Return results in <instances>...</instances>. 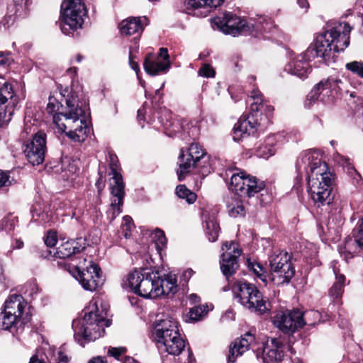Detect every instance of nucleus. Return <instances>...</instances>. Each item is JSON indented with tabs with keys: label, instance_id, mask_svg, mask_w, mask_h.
Instances as JSON below:
<instances>
[{
	"label": "nucleus",
	"instance_id": "nucleus-1",
	"mask_svg": "<svg viewBox=\"0 0 363 363\" xmlns=\"http://www.w3.org/2000/svg\"><path fill=\"white\" fill-rule=\"evenodd\" d=\"M106 317V312H99L96 302L91 304L84 311L82 318L72 321L75 340L84 347L85 343L99 339L104 335L105 327L111 325L110 320Z\"/></svg>",
	"mask_w": 363,
	"mask_h": 363
},
{
	"label": "nucleus",
	"instance_id": "nucleus-2",
	"mask_svg": "<svg viewBox=\"0 0 363 363\" xmlns=\"http://www.w3.org/2000/svg\"><path fill=\"white\" fill-rule=\"evenodd\" d=\"M66 108L62 112L52 116V121L58 132L66 135L76 123L77 118L84 116L88 110V99L79 85H73L65 98Z\"/></svg>",
	"mask_w": 363,
	"mask_h": 363
},
{
	"label": "nucleus",
	"instance_id": "nucleus-3",
	"mask_svg": "<svg viewBox=\"0 0 363 363\" xmlns=\"http://www.w3.org/2000/svg\"><path fill=\"white\" fill-rule=\"evenodd\" d=\"M158 278V272L134 270L128 274L127 282L135 294L145 298H156L162 296L163 292L161 286H159Z\"/></svg>",
	"mask_w": 363,
	"mask_h": 363
},
{
	"label": "nucleus",
	"instance_id": "nucleus-4",
	"mask_svg": "<svg viewBox=\"0 0 363 363\" xmlns=\"http://www.w3.org/2000/svg\"><path fill=\"white\" fill-rule=\"evenodd\" d=\"M87 11L82 0H63L61 4L60 28L65 35L81 28Z\"/></svg>",
	"mask_w": 363,
	"mask_h": 363
},
{
	"label": "nucleus",
	"instance_id": "nucleus-5",
	"mask_svg": "<svg viewBox=\"0 0 363 363\" xmlns=\"http://www.w3.org/2000/svg\"><path fill=\"white\" fill-rule=\"evenodd\" d=\"M332 174L322 168L318 169L316 174H309L307 182L308 193L318 206L330 204L333 201L332 191Z\"/></svg>",
	"mask_w": 363,
	"mask_h": 363
},
{
	"label": "nucleus",
	"instance_id": "nucleus-6",
	"mask_svg": "<svg viewBox=\"0 0 363 363\" xmlns=\"http://www.w3.org/2000/svg\"><path fill=\"white\" fill-rule=\"evenodd\" d=\"M109 165L113 174L110 182L111 203L106 212L108 219L111 222L122 212V206L125 196V184L118 170V160L116 155H109Z\"/></svg>",
	"mask_w": 363,
	"mask_h": 363
},
{
	"label": "nucleus",
	"instance_id": "nucleus-7",
	"mask_svg": "<svg viewBox=\"0 0 363 363\" xmlns=\"http://www.w3.org/2000/svg\"><path fill=\"white\" fill-rule=\"evenodd\" d=\"M238 301L251 311L263 314L267 311L266 301L257 286L246 281H236L232 288Z\"/></svg>",
	"mask_w": 363,
	"mask_h": 363
},
{
	"label": "nucleus",
	"instance_id": "nucleus-8",
	"mask_svg": "<svg viewBox=\"0 0 363 363\" xmlns=\"http://www.w3.org/2000/svg\"><path fill=\"white\" fill-rule=\"evenodd\" d=\"M46 139V133L39 131L24 140L22 149L27 160L32 165H39L43 162L47 150Z\"/></svg>",
	"mask_w": 363,
	"mask_h": 363
},
{
	"label": "nucleus",
	"instance_id": "nucleus-9",
	"mask_svg": "<svg viewBox=\"0 0 363 363\" xmlns=\"http://www.w3.org/2000/svg\"><path fill=\"white\" fill-rule=\"evenodd\" d=\"M213 27H216L225 34L235 36L239 34L246 35L250 32L249 21L241 19L230 12L224 13L221 16L212 19Z\"/></svg>",
	"mask_w": 363,
	"mask_h": 363
},
{
	"label": "nucleus",
	"instance_id": "nucleus-10",
	"mask_svg": "<svg viewBox=\"0 0 363 363\" xmlns=\"http://www.w3.org/2000/svg\"><path fill=\"white\" fill-rule=\"evenodd\" d=\"M26 303L21 295H11L6 301L4 310L0 313V329L10 330L23 312Z\"/></svg>",
	"mask_w": 363,
	"mask_h": 363
},
{
	"label": "nucleus",
	"instance_id": "nucleus-11",
	"mask_svg": "<svg viewBox=\"0 0 363 363\" xmlns=\"http://www.w3.org/2000/svg\"><path fill=\"white\" fill-rule=\"evenodd\" d=\"M264 188V184L254 177L245 176L244 172L235 173L231 176L230 190L240 197L250 198Z\"/></svg>",
	"mask_w": 363,
	"mask_h": 363
},
{
	"label": "nucleus",
	"instance_id": "nucleus-12",
	"mask_svg": "<svg viewBox=\"0 0 363 363\" xmlns=\"http://www.w3.org/2000/svg\"><path fill=\"white\" fill-rule=\"evenodd\" d=\"M264 188V184L254 177L245 176L244 172L235 173L231 176L230 190L240 197L250 198Z\"/></svg>",
	"mask_w": 363,
	"mask_h": 363
},
{
	"label": "nucleus",
	"instance_id": "nucleus-13",
	"mask_svg": "<svg viewBox=\"0 0 363 363\" xmlns=\"http://www.w3.org/2000/svg\"><path fill=\"white\" fill-rule=\"evenodd\" d=\"M341 80L329 77L316 84L307 95L306 106L311 107L316 101L325 103L330 101V97L337 92L338 84Z\"/></svg>",
	"mask_w": 363,
	"mask_h": 363
},
{
	"label": "nucleus",
	"instance_id": "nucleus-14",
	"mask_svg": "<svg viewBox=\"0 0 363 363\" xmlns=\"http://www.w3.org/2000/svg\"><path fill=\"white\" fill-rule=\"evenodd\" d=\"M76 270L77 275H75V278L84 290L96 291L104 283L101 269L92 262H90L89 266L86 267V269H81L80 267L77 266Z\"/></svg>",
	"mask_w": 363,
	"mask_h": 363
},
{
	"label": "nucleus",
	"instance_id": "nucleus-15",
	"mask_svg": "<svg viewBox=\"0 0 363 363\" xmlns=\"http://www.w3.org/2000/svg\"><path fill=\"white\" fill-rule=\"evenodd\" d=\"M274 325L285 334H292L305 325L303 313L296 309L281 311L272 318Z\"/></svg>",
	"mask_w": 363,
	"mask_h": 363
},
{
	"label": "nucleus",
	"instance_id": "nucleus-16",
	"mask_svg": "<svg viewBox=\"0 0 363 363\" xmlns=\"http://www.w3.org/2000/svg\"><path fill=\"white\" fill-rule=\"evenodd\" d=\"M296 168L298 173V177H302L305 173L308 177L309 174H316L318 169H327L325 162H321L318 153L315 151L307 150L300 154L297 158Z\"/></svg>",
	"mask_w": 363,
	"mask_h": 363
},
{
	"label": "nucleus",
	"instance_id": "nucleus-17",
	"mask_svg": "<svg viewBox=\"0 0 363 363\" xmlns=\"http://www.w3.org/2000/svg\"><path fill=\"white\" fill-rule=\"evenodd\" d=\"M263 117L256 111L250 112L247 116L240 117L234 126L233 139L238 140L245 135H255L262 127Z\"/></svg>",
	"mask_w": 363,
	"mask_h": 363
},
{
	"label": "nucleus",
	"instance_id": "nucleus-18",
	"mask_svg": "<svg viewBox=\"0 0 363 363\" xmlns=\"http://www.w3.org/2000/svg\"><path fill=\"white\" fill-rule=\"evenodd\" d=\"M222 250L224 251L220 261V269L223 274L228 279L233 275L239 267L238 257L240 250L237 244L233 241L226 242L223 245Z\"/></svg>",
	"mask_w": 363,
	"mask_h": 363
},
{
	"label": "nucleus",
	"instance_id": "nucleus-19",
	"mask_svg": "<svg viewBox=\"0 0 363 363\" xmlns=\"http://www.w3.org/2000/svg\"><path fill=\"white\" fill-rule=\"evenodd\" d=\"M335 30L325 31L318 35L314 42V44L309 46L306 50V55L309 58L321 57L325 60V57L330 56L333 48L332 45L334 40ZM336 43L338 41L336 40Z\"/></svg>",
	"mask_w": 363,
	"mask_h": 363
},
{
	"label": "nucleus",
	"instance_id": "nucleus-20",
	"mask_svg": "<svg viewBox=\"0 0 363 363\" xmlns=\"http://www.w3.org/2000/svg\"><path fill=\"white\" fill-rule=\"evenodd\" d=\"M206 152L197 143H192L186 154L182 150L179 156V169H177V175L179 181H182L184 175L188 173L191 166L199 162Z\"/></svg>",
	"mask_w": 363,
	"mask_h": 363
},
{
	"label": "nucleus",
	"instance_id": "nucleus-21",
	"mask_svg": "<svg viewBox=\"0 0 363 363\" xmlns=\"http://www.w3.org/2000/svg\"><path fill=\"white\" fill-rule=\"evenodd\" d=\"M286 347L280 339L272 338L261 351L257 349L256 356L258 359H262V363H279L282 360Z\"/></svg>",
	"mask_w": 363,
	"mask_h": 363
},
{
	"label": "nucleus",
	"instance_id": "nucleus-22",
	"mask_svg": "<svg viewBox=\"0 0 363 363\" xmlns=\"http://www.w3.org/2000/svg\"><path fill=\"white\" fill-rule=\"evenodd\" d=\"M12 86L5 82L0 87V126L8 123L13 113L16 100Z\"/></svg>",
	"mask_w": 363,
	"mask_h": 363
},
{
	"label": "nucleus",
	"instance_id": "nucleus-23",
	"mask_svg": "<svg viewBox=\"0 0 363 363\" xmlns=\"http://www.w3.org/2000/svg\"><path fill=\"white\" fill-rule=\"evenodd\" d=\"M179 335L177 323L172 318H166L157 323L152 333L157 346Z\"/></svg>",
	"mask_w": 363,
	"mask_h": 363
},
{
	"label": "nucleus",
	"instance_id": "nucleus-24",
	"mask_svg": "<svg viewBox=\"0 0 363 363\" xmlns=\"http://www.w3.org/2000/svg\"><path fill=\"white\" fill-rule=\"evenodd\" d=\"M255 343V337L249 332L245 333L240 338L235 340L230 346L228 357V363H234L238 357L247 351Z\"/></svg>",
	"mask_w": 363,
	"mask_h": 363
},
{
	"label": "nucleus",
	"instance_id": "nucleus-25",
	"mask_svg": "<svg viewBox=\"0 0 363 363\" xmlns=\"http://www.w3.org/2000/svg\"><path fill=\"white\" fill-rule=\"evenodd\" d=\"M86 240L83 238L67 240L56 249L53 256L56 258L65 259L82 252L86 248Z\"/></svg>",
	"mask_w": 363,
	"mask_h": 363
},
{
	"label": "nucleus",
	"instance_id": "nucleus-26",
	"mask_svg": "<svg viewBox=\"0 0 363 363\" xmlns=\"http://www.w3.org/2000/svg\"><path fill=\"white\" fill-rule=\"evenodd\" d=\"M313 60L306 55V51L298 55L296 58L291 60L286 66L285 70L291 74L296 75L299 78L307 77L311 72L308 62Z\"/></svg>",
	"mask_w": 363,
	"mask_h": 363
},
{
	"label": "nucleus",
	"instance_id": "nucleus-27",
	"mask_svg": "<svg viewBox=\"0 0 363 363\" xmlns=\"http://www.w3.org/2000/svg\"><path fill=\"white\" fill-rule=\"evenodd\" d=\"M352 27L349 23L342 22L340 23L337 26L330 29L328 31L335 30L334 40H337L338 43L333 41L332 45L333 50L335 52L343 51L350 45V33Z\"/></svg>",
	"mask_w": 363,
	"mask_h": 363
},
{
	"label": "nucleus",
	"instance_id": "nucleus-28",
	"mask_svg": "<svg viewBox=\"0 0 363 363\" xmlns=\"http://www.w3.org/2000/svg\"><path fill=\"white\" fill-rule=\"evenodd\" d=\"M89 131V128L84 115L77 118L73 128L67 132V135L75 142H83L86 138Z\"/></svg>",
	"mask_w": 363,
	"mask_h": 363
},
{
	"label": "nucleus",
	"instance_id": "nucleus-29",
	"mask_svg": "<svg viewBox=\"0 0 363 363\" xmlns=\"http://www.w3.org/2000/svg\"><path fill=\"white\" fill-rule=\"evenodd\" d=\"M250 25V30L248 32L249 34L253 35L254 33L256 34L273 33L277 30L276 26L274 22L270 19L264 16H259L257 20L249 21Z\"/></svg>",
	"mask_w": 363,
	"mask_h": 363
},
{
	"label": "nucleus",
	"instance_id": "nucleus-30",
	"mask_svg": "<svg viewBox=\"0 0 363 363\" xmlns=\"http://www.w3.org/2000/svg\"><path fill=\"white\" fill-rule=\"evenodd\" d=\"M250 97L253 100L250 105V109L258 113L259 115H261V117H262L264 112L266 114L265 118H268L274 111L273 106L263 101L262 94L258 89H253L251 91Z\"/></svg>",
	"mask_w": 363,
	"mask_h": 363
},
{
	"label": "nucleus",
	"instance_id": "nucleus-31",
	"mask_svg": "<svg viewBox=\"0 0 363 363\" xmlns=\"http://www.w3.org/2000/svg\"><path fill=\"white\" fill-rule=\"evenodd\" d=\"M185 341L181 337L180 334L158 346V349L161 352H167L172 355H179L185 348Z\"/></svg>",
	"mask_w": 363,
	"mask_h": 363
},
{
	"label": "nucleus",
	"instance_id": "nucleus-32",
	"mask_svg": "<svg viewBox=\"0 0 363 363\" xmlns=\"http://www.w3.org/2000/svg\"><path fill=\"white\" fill-rule=\"evenodd\" d=\"M121 33L125 35H136V39L143 32V23L140 18H132L124 20L120 24Z\"/></svg>",
	"mask_w": 363,
	"mask_h": 363
},
{
	"label": "nucleus",
	"instance_id": "nucleus-33",
	"mask_svg": "<svg viewBox=\"0 0 363 363\" xmlns=\"http://www.w3.org/2000/svg\"><path fill=\"white\" fill-rule=\"evenodd\" d=\"M291 259V257L287 252H274L269 258L270 270L275 271L281 268L284 269H287L286 267H294Z\"/></svg>",
	"mask_w": 363,
	"mask_h": 363
},
{
	"label": "nucleus",
	"instance_id": "nucleus-34",
	"mask_svg": "<svg viewBox=\"0 0 363 363\" xmlns=\"http://www.w3.org/2000/svg\"><path fill=\"white\" fill-rule=\"evenodd\" d=\"M270 270L269 280L277 286L289 284L295 274V269L294 267Z\"/></svg>",
	"mask_w": 363,
	"mask_h": 363
},
{
	"label": "nucleus",
	"instance_id": "nucleus-35",
	"mask_svg": "<svg viewBox=\"0 0 363 363\" xmlns=\"http://www.w3.org/2000/svg\"><path fill=\"white\" fill-rule=\"evenodd\" d=\"M277 138L275 135L268 136L264 141L259 144L255 148V155L257 157L264 159H268L275 153V145Z\"/></svg>",
	"mask_w": 363,
	"mask_h": 363
},
{
	"label": "nucleus",
	"instance_id": "nucleus-36",
	"mask_svg": "<svg viewBox=\"0 0 363 363\" xmlns=\"http://www.w3.org/2000/svg\"><path fill=\"white\" fill-rule=\"evenodd\" d=\"M335 276V281L329 289V296L333 300L341 298L345 286L346 278L344 274H340L339 270L333 269Z\"/></svg>",
	"mask_w": 363,
	"mask_h": 363
},
{
	"label": "nucleus",
	"instance_id": "nucleus-37",
	"mask_svg": "<svg viewBox=\"0 0 363 363\" xmlns=\"http://www.w3.org/2000/svg\"><path fill=\"white\" fill-rule=\"evenodd\" d=\"M170 67L169 62L150 60L146 58L144 62V69L150 75H156L160 72H166Z\"/></svg>",
	"mask_w": 363,
	"mask_h": 363
},
{
	"label": "nucleus",
	"instance_id": "nucleus-38",
	"mask_svg": "<svg viewBox=\"0 0 363 363\" xmlns=\"http://www.w3.org/2000/svg\"><path fill=\"white\" fill-rule=\"evenodd\" d=\"M205 232L208 239L211 242H215L218 237L220 227L213 217L205 216Z\"/></svg>",
	"mask_w": 363,
	"mask_h": 363
},
{
	"label": "nucleus",
	"instance_id": "nucleus-39",
	"mask_svg": "<svg viewBox=\"0 0 363 363\" xmlns=\"http://www.w3.org/2000/svg\"><path fill=\"white\" fill-rule=\"evenodd\" d=\"M158 282L163 290L162 295L174 294L177 291V279L174 275H167L164 279L159 275Z\"/></svg>",
	"mask_w": 363,
	"mask_h": 363
},
{
	"label": "nucleus",
	"instance_id": "nucleus-40",
	"mask_svg": "<svg viewBox=\"0 0 363 363\" xmlns=\"http://www.w3.org/2000/svg\"><path fill=\"white\" fill-rule=\"evenodd\" d=\"M224 0H187V4L194 9L201 7L216 8L220 6Z\"/></svg>",
	"mask_w": 363,
	"mask_h": 363
},
{
	"label": "nucleus",
	"instance_id": "nucleus-41",
	"mask_svg": "<svg viewBox=\"0 0 363 363\" xmlns=\"http://www.w3.org/2000/svg\"><path fill=\"white\" fill-rule=\"evenodd\" d=\"M176 194L180 199H185L189 203H194L196 200V195L188 189L185 185H178L176 188Z\"/></svg>",
	"mask_w": 363,
	"mask_h": 363
},
{
	"label": "nucleus",
	"instance_id": "nucleus-42",
	"mask_svg": "<svg viewBox=\"0 0 363 363\" xmlns=\"http://www.w3.org/2000/svg\"><path fill=\"white\" fill-rule=\"evenodd\" d=\"M248 268L253 274L264 284L267 283V272L265 269L257 262H249Z\"/></svg>",
	"mask_w": 363,
	"mask_h": 363
},
{
	"label": "nucleus",
	"instance_id": "nucleus-43",
	"mask_svg": "<svg viewBox=\"0 0 363 363\" xmlns=\"http://www.w3.org/2000/svg\"><path fill=\"white\" fill-rule=\"evenodd\" d=\"M208 311V306H194L188 313L189 320L192 322L198 321L207 313Z\"/></svg>",
	"mask_w": 363,
	"mask_h": 363
},
{
	"label": "nucleus",
	"instance_id": "nucleus-44",
	"mask_svg": "<svg viewBox=\"0 0 363 363\" xmlns=\"http://www.w3.org/2000/svg\"><path fill=\"white\" fill-rule=\"evenodd\" d=\"M305 325H315L317 322L325 321L322 314L318 311H310L303 313Z\"/></svg>",
	"mask_w": 363,
	"mask_h": 363
},
{
	"label": "nucleus",
	"instance_id": "nucleus-45",
	"mask_svg": "<svg viewBox=\"0 0 363 363\" xmlns=\"http://www.w3.org/2000/svg\"><path fill=\"white\" fill-rule=\"evenodd\" d=\"M35 121L30 118H26L24 121V127L22 132L21 137L24 138L25 135H30V137L33 136L35 133L39 132L38 130V126L35 124Z\"/></svg>",
	"mask_w": 363,
	"mask_h": 363
},
{
	"label": "nucleus",
	"instance_id": "nucleus-46",
	"mask_svg": "<svg viewBox=\"0 0 363 363\" xmlns=\"http://www.w3.org/2000/svg\"><path fill=\"white\" fill-rule=\"evenodd\" d=\"M152 239L155 242L156 247L158 250H162L167 245V238L164 231L157 228L153 234Z\"/></svg>",
	"mask_w": 363,
	"mask_h": 363
},
{
	"label": "nucleus",
	"instance_id": "nucleus-47",
	"mask_svg": "<svg viewBox=\"0 0 363 363\" xmlns=\"http://www.w3.org/2000/svg\"><path fill=\"white\" fill-rule=\"evenodd\" d=\"M354 243L361 250H363V218L358 223L357 227L353 230Z\"/></svg>",
	"mask_w": 363,
	"mask_h": 363
},
{
	"label": "nucleus",
	"instance_id": "nucleus-48",
	"mask_svg": "<svg viewBox=\"0 0 363 363\" xmlns=\"http://www.w3.org/2000/svg\"><path fill=\"white\" fill-rule=\"evenodd\" d=\"M352 241L350 240L345 242L343 247L339 248L340 254L344 257L345 261H348V259L353 257V253L354 252H352Z\"/></svg>",
	"mask_w": 363,
	"mask_h": 363
},
{
	"label": "nucleus",
	"instance_id": "nucleus-49",
	"mask_svg": "<svg viewBox=\"0 0 363 363\" xmlns=\"http://www.w3.org/2000/svg\"><path fill=\"white\" fill-rule=\"evenodd\" d=\"M345 67L352 72L357 74L358 76L363 77V62L353 61L347 63Z\"/></svg>",
	"mask_w": 363,
	"mask_h": 363
},
{
	"label": "nucleus",
	"instance_id": "nucleus-50",
	"mask_svg": "<svg viewBox=\"0 0 363 363\" xmlns=\"http://www.w3.org/2000/svg\"><path fill=\"white\" fill-rule=\"evenodd\" d=\"M229 214L232 217L244 216L245 215V209L242 203L237 202L235 205L228 206Z\"/></svg>",
	"mask_w": 363,
	"mask_h": 363
},
{
	"label": "nucleus",
	"instance_id": "nucleus-51",
	"mask_svg": "<svg viewBox=\"0 0 363 363\" xmlns=\"http://www.w3.org/2000/svg\"><path fill=\"white\" fill-rule=\"evenodd\" d=\"M62 171L65 172L63 177H66L67 179L70 177L77 172V167L74 164H71L69 160L67 159L62 162Z\"/></svg>",
	"mask_w": 363,
	"mask_h": 363
},
{
	"label": "nucleus",
	"instance_id": "nucleus-52",
	"mask_svg": "<svg viewBox=\"0 0 363 363\" xmlns=\"http://www.w3.org/2000/svg\"><path fill=\"white\" fill-rule=\"evenodd\" d=\"M133 225V219L129 216L123 217V223L122 224L123 234L125 238H128L130 235L131 227Z\"/></svg>",
	"mask_w": 363,
	"mask_h": 363
},
{
	"label": "nucleus",
	"instance_id": "nucleus-53",
	"mask_svg": "<svg viewBox=\"0 0 363 363\" xmlns=\"http://www.w3.org/2000/svg\"><path fill=\"white\" fill-rule=\"evenodd\" d=\"M59 108H60V104L56 100V99L53 98V97H50L49 101H48V104L47 108H46L47 112L50 114H53V116H54L55 113H58L57 111L59 110Z\"/></svg>",
	"mask_w": 363,
	"mask_h": 363
},
{
	"label": "nucleus",
	"instance_id": "nucleus-54",
	"mask_svg": "<svg viewBox=\"0 0 363 363\" xmlns=\"http://www.w3.org/2000/svg\"><path fill=\"white\" fill-rule=\"evenodd\" d=\"M11 184L12 180H10L9 173L0 170V189L9 186Z\"/></svg>",
	"mask_w": 363,
	"mask_h": 363
},
{
	"label": "nucleus",
	"instance_id": "nucleus-55",
	"mask_svg": "<svg viewBox=\"0 0 363 363\" xmlns=\"http://www.w3.org/2000/svg\"><path fill=\"white\" fill-rule=\"evenodd\" d=\"M57 241V235L54 232H48L46 237L44 239L45 244L47 247H54Z\"/></svg>",
	"mask_w": 363,
	"mask_h": 363
},
{
	"label": "nucleus",
	"instance_id": "nucleus-56",
	"mask_svg": "<svg viewBox=\"0 0 363 363\" xmlns=\"http://www.w3.org/2000/svg\"><path fill=\"white\" fill-rule=\"evenodd\" d=\"M199 74L205 77H212L215 75V71L208 64H205L199 70Z\"/></svg>",
	"mask_w": 363,
	"mask_h": 363
},
{
	"label": "nucleus",
	"instance_id": "nucleus-57",
	"mask_svg": "<svg viewBox=\"0 0 363 363\" xmlns=\"http://www.w3.org/2000/svg\"><path fill=\"white\" fill-rule=\"evenodd\" d=\"M125 349L124 347H111L108 349V354L110 356L114 357L116 359H118L121 355L125 353Z\"/></svg>",
	"mask_w": 363,
	"mask_h": 363
},
{
	"label": "nucleus",
	"instance_id": "nucleus-58",
	"mask_svg": "<svg viewBox=\"0 0 363 363\" xmlns=\"http://www.w3.org/2000/svg\"><path fill=\"white\" fill-rule=\"evenodd\" d=\"M129 65L130 66V67L134 70L135 71L137 75H138V77L139 78V75H138V72L140 71V68H139V65L138 64L135 62L134 60V56L132 53V51L131 50H130V52H129Z\"/></svg>",
	"mask_w": 363,
	"mask_h": 363
},
{
	"label": "nucleus",
	"instance_id": "nucleus-59",
	"mask_svg": "<svg viewBox=\"0 0 363 363\" xmlns=\"http://www.w3.org/2000/svg\"><path fill=\"white\" fill-rule=\"evenodd\" d=\"M159 55L160 57H162L163 59L162 62H169V56L168 50L167 48H161L160 49Z\"/></svg>",
	"mask_w": 363,
	"mask_h": 363
},
{
	"label": "nucleus",
	"instance_id": "nucleus-60",
	"mask_svg": "<svg viewBox=\"0 0 363 363\" xmlns=\"http://www.w3.org/2000/svg\"><path fill=\"white\" fill-rule=\"evenodd\" d=\"M9 65V60L3 55H0V68H6Z\"/></svg>",
	"mask_w": 363,
	"mask_h": 363
},
{
	"label": "nucleus",
	"instance_id": "nucleus-61",
	"mask_svg": "<svg viewBox=\"0 0 363 363\" xmlns=\"http://www.w3.org/2000/svg\"><path fill=\"white\" fill-rule=\"evenodd\" d=\"M69 359L67 355H65L63 352H60L58 353V361L57 363H68Z\"/></svg>",
	"mask_w": 363,
	"mask_h": 363
},
{
	"label": "nucleus",
	"instance_id": "nucleus-62",
	"mask_svg": "<svg viewBox=\"0 0 363 363\" xmlns=\"http://www.w3.org/2000/svg\"><path fill=\"white\" fill-rule=\"evenodd\" d=\"M172 125L173 126V129H172V130H169L170 133H168L169 135H176L177 133L179 132L180 127H179L178 123H173L172 124Z\"/></svg>",
	"mask_w": 363,
	"mask_h": 363
},
{
	"label": "nucleus",
	"instance_id": "nucleus-63",
	"mask_svg": "<svg viewBox=\"0 0 363 363\" xmlns=\"http://www.w3.org/2000/svg\"><path fill=\"white\" fill-rule=\"evenodd\" d=\"M189 300L191 303H196L200 301V298L197 294H191L189 296Z\"/></svg>",
	"mask_w": 363,
	"mask_h": 363
},
{
	"label": "nucleus",
	"instance_id": "nucleus-64",
	"mask_svg": "<svg viewBox=\"0 0 363 363\" xmlns=\"http://www.w3.org/2000/svg\"><path fill=\"white\" fill-rule=\"evenodd\" d=\"M88 363H107L101 357H96L91 359Z\"/></svg>",
	"mask_w": 363,
	"mask_h": 363
}]
</instances>
